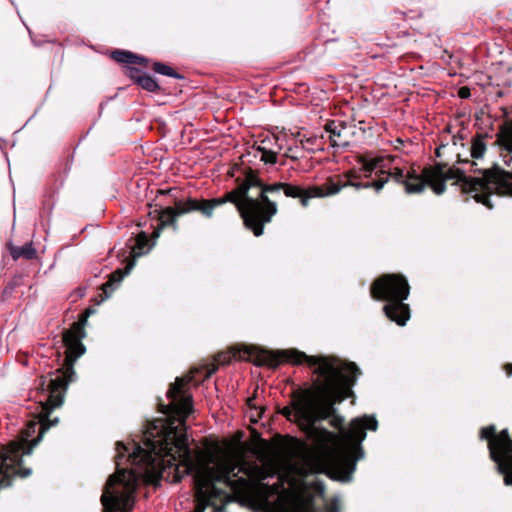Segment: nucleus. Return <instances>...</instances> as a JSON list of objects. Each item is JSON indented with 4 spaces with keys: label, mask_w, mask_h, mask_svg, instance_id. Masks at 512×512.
<instances>
[{
    "label": "nucleus",
    "mask_w": 512,
    "mask_h": 512,
    "mask_svg": "<svg viewBox=\"0 0 512 512\" xmlns=\"http://www.w3.org/2000/svg\"><path fill=\"white\" fill-rule=\"evenodd\" d=\"M359 163L361 164L360 171L365 174V177H370L371 173L379 168L378 180L360 183L355 181L356 173L349 171L344 176L345 181L329 180L322 186L303 187L283 182L263 184L257 175L249 169L245 172V177L237 188L223 197L201 201L189 198L186 201H177L174 207H166L160 213L161 226L169 224L176 217L191 211H200L204 216L211 217L215 207L231 202L236 205L245 226L252 230L255 236H260L263 233L264 224L269 223L278 211L276 202L268 198V193L274 194L282 191L286 197L299 199L301 205L307 207L310 199L335 195L347 186L357 190L374 188L376 192H379L389 180L403 185L408 194L421 193L426 185H429L435 194L440 195L446 189L445 181L455 177L451 173L445 174L446 169L439 164L426 167L421 174H418L413 168L388 167L385 157L362 156L359 158ZM159 234L160 230H157V237Z\"/></svg>",
    "instance_id": "obj_3"
},
{
    "label": "nucleus",
    "mask_w": 512,
    "mask_h": 512,
    "mask_svg": "<svg viewBox=\"0 0 512 512\" xmlns=\"http://www.w3.org/2000/svg\"><path fill=\"white\" fill-rule=\"evenodd\" d=\"M151 68L155 73H158V74H161L164 76H168V77H172L175 79H180V80L184 79V76H182L174 67H172L169 64L162 63V62H153Z\"/></svg>",
    "instance_id": "obj_13"
},
{
    "label": "nucleus",
    "mask_w": 512,
    "mask_h": 512,
    "mask_svg": "<svg viewBox=\"0 0 512 512\" xmlns=\"http://www.w3.org/2000/svg\"><path fill=\"white\" fill-rule=\"evenodd\" d=\"M111 58L121 64H138V65H145L147 62V59L144 57L138 56L130 51L125 50H115L111 53Z\"/></svg>",
    "instance_id": "obj_10"
},
{
    "label": "nucleus",
    "mask_w": 512,
    "mask_h": 512,
    "mask_svg": "<svg viewBox=\"0 0 512 512\" xmlns=\"http://www.w3.org/2000/svg\"><path fill=\"white\" fill-rule=\"evenodd\" d=\"M505 370H506L507 374L510 375L512 373V364H507L505 366Z\"/></svg>",
    "instance_id": "obj_22"
},
{
    "label": "nucleus",
    "mask_w": 512,
    "mask_h": 512,
    "mask_svg": "<svg viewBox=\"0 0 512 512\" xmlns=\"http://www.w3.org/2000/svg\"><path fill=\"white\" fill-rule=\"evenodd\" d=\"M343 419L342 418H339V417H335L332 421H331V424L335 427H339L342 423Z\"/></svg>",
    "instance_id": "obj_20"
},
{
    "label": "nucleus",
    "mask_w": 512,
    "mask_h": 512,
    "mask_svg": "<svg viewBox=\"0 0 512 512\" xmlns=\"http://www.w3.org/2000/svg\"><path fill=\"white\" fill-rule=\"evenodd\" d=\"M486 150L482 139H475L471 145V156L474 159L481 158Z\"/></svg>",
    "instance_id": "obj_15"
},
{
    "label": "nucleus",
    "mask_w": 512,
    "mask_h": 512,
    "mask_svg": "<svg viewBox=\"0 0 512 512\" xmlns=\"http://www.w3.org/2000/svg\"><path fill=\"white\" fill-rule=\"evenodd\" d=\"M343 108H345V109H347V110H351V112H353V111H354V108H350L349 103H348L347 101H346V102L344 103V105L341 107V109H343ZM353 116H354V113H352V114H351V117H353Z\"/></svg>",
    "instance_id": "obj_21"
},
{
    "label": "nucleus",
    "mask_w": 512,
    "mask_h": 512,
    "mask_svg": "<svg viewBox=\"0 0 512 512\" xmlns=\"http://www.w3.org/2000/svg\"><path fill=\"white\" fill-rule=\"evenodd\" d=\"M10 253L13 259L17 260L19 258H25V259H33L36 256V250L33 247L32 243H26L25 245L21 247H11Z\"/></svg>",
    "instance_id": "obj_11"
},
{
    "label": "nucleus",
    "mask_w": 512,
    "mask_h": 512,
    "mask_svg": "<svg viewBox=\"0 0 512 512\" xmlns=\"http://www.w3.org/2000/svg\"><path fill=\"white\" fill-rule=\"evenodd\" d=\"M215 369H216V368H213V369H211V370H208V371L206 372V374H205L204 378H208V377H210V376H211V374L215 371Z\"/></svg>",
    "instance_id": "obj_25"
},
{
    "label": "nucleus",
    "mask_w": 512,
    "mask_h": 512,
    "mask_svg": "<svg viewBox=\"0 0 512 512\" xmlns=\"http://www.w3.org/2000/svg\"><path fill=\"white\" fill-rule=\"evenodd\" d=\"M232 360L252 361L258 366L273 368L282 361L294 364L306 362L310 367H315L314 373L318 375L315 387L299 390L293 398L295 417L303 422L306 436L312 442L311 446L304 447L301 476L324 473L335 480L351 481L356 462L364 457L361 442L366 438V430L376 431L377 420L367 415L355 418L349 429H342L340 435L315 424L327 419L334 411L333 405L348 396L360 374L358 367L333 357L308 356L294 349L274 353L255 347L232 348L215 358L218 365L229 364Z\"/></svg>",
    "instance_id": "obj_2"
},
{
    "label": "nucleus",
    "mask_w": 512,
    "mask_h": 512,
    "mask_svg": "<svg viewBox=\"0 0 512 512\" xmlns=\"http://www.w3.org/2000/svg\"><path fill=\"white\" fill-rule=\"evenodd\" d=\"M261 160L265 163L275 164L277 162V155L272 151L264 150L261 156Z\"/></svg>",
    "instance_id": "obj_17"
},
{
    "label": "nucleus",
    "mask_w": 512,
    "mask_h": 512,
    "mask_svg": "<svg viewBox=\"0 0 512 512\" xmlns=\"http://www.w3.org/2000/svg\"><path fill=\"white\" fill-rule=\"evenodd\" d=\"M453 174L457 182L461 183L462 190L465 193H474L477 202L484 204L489 209L493 208L489 196L512 195V171H504L495 165L490 169L479 170L480 176H466L460 169H446L445 174Z\"/></svg>",
    "instance_id": "obj_5"
},
{
    "label": "nucleus",
    "mask_w": 512,
    "mask_h": 512,
    "mask_svg": "<svg viewBox=\"0 0 512 512\" xmlns=\"http://www.w3.org/2000/svg\"><path fill=\"white\" fill-rule=\"evenodd\" d=\"M410 292L406 278L398 274H387L378 278L371 287V295L375 299L385 300V315L398 325H405L410 317V310L403 301Z\"/></svg>",
    "instance_id": "obj_6"
},
{
    "label": "nucleus",
    "mask_w": 512,
    "mask_h": 512,
    "mask_svg": "<svg viewBox=\"0 0 512 512\" xmlns=\"http://www.w3.org/2000/svg\"><path fill=\"white\" fill-rule=\"evenodd\" d=\"M326 132L329 133V140L332 147L345 148L350 145L357 132L365 133V129L357 127L346 121L332 120L325 125Z\"/></svg>",
    "instance_id": "obj_8"
},
{
    "label": "nucleus",
    "mask_w": 512,
    "mask_h": 512,
    "mask_svg": "<svg viewBox=\"0 0 512 512\" xmlns=\"http://www.w3.org/2000/svg\"><path fill=\"white\" fill-rule=\"evenodd\" d=\"M126 74L134 82L135 85L143 88L148 92L153 93L159 90V85L156 80L150 75L140 71L139 69L128 67Z\"/></svg>",
    "instance_id": "obj_9"
},
{
    "label": "nucleus",
    "mask_w": 512,
    "mask_h": 512,
    "mask_svg": "<svg viewBox=\"0 0 512 512\" xmlns=\"http://www.w3.org/2000/svg\"><path fill=\"white\" fill-rule=\"evenodd\" d=\"M459 97H462V96H470V89L466 86L464 87H461L458 91V95Z\"/></svg>",
    "instance_id": "obj_19"
},
{
    "label": "nucleus",
    "mask_w": 512,
    "mask_h": 512,
    "mask_svg": "<svg viewBox=\"0 0 512 512\" xmlns=\"http://www.w3.org/2000/svg\"><path fill=\"white\" fill-rule=\"evenodd\" d=\"M223 510H224L223 506H219V507H215L214 508V512H223Z\"/></svg>",
    "instance_id": "obj_26"
},
{
    "label": "nucleus",
    "mask_w": 512,
    "mask_h": 512,
    "mask_svg": "<svg viewBox=\"0 0 512 512\" xmlns=\"http://www.w3.org/2000/svg\"><path fill=\"white\" fill-rule=\"evenodd\" d=\"M176 378L167 392L169 404L162 412L170 415L168 421L156 420L143 433L142 442L131 447L118 442L115 456L116 472L111 475L101 496L104 512H129L139 480L154 483L162 478L178 482L184 475L194 478L196 508L204 512L216 499L226 497L216 482L242 500H255L263 512H321L305 494L306 482L300 483L288 476H278L279 485L269 486L263 481L276 474L273 466L239 463L232 458L217 457L208 451L192 454L189 447L185 419L192 411V397L186 385L194 381V373Z\"/></svg>",
    "instance_id": "obj_1"
},
{
    "label": "nucleus",
    "mask_w": 512,
    "mask_h": 512,
    "mask_svg": "<svg viewBox=\"0 0 512 512\" xmlns=\"http://www.w3.org/2000/svg\"><path fill=\"white\" fill-rule=\"evenodd\" d=\"M498 142L502 145L507 151L512 153V123L504 127L499 135Z\"/></svg>",
    "instance_id": "obj_14"
},
{
    "label": "nucleus",
    "mask_w": 512,
    "mask_h": 512,
    "mask_svg": "<svg viewBox=\"0 0 512 512\" xmlns=\"http://www.w3.org/2000/svg\"><path fill=\"white\" fill-rule=\"evenodd\" d=\"M395 143H396V144H395V148H396V149H399V148H400V147H399V145H402V144H403V141H402L401 139H399V138H398V139H396Z\"/></svg>",
    "instance_id": "obj_23"
},
{
    "label": "nucleus",
    "mask_w": 512,
    "mask_h": 512,
    "mask_svg": "<svg viewBox=\"0 0 512 512\" xmlns=\"http://www.w3.org/2000/svg\"><path fill=\"white\" fill-rule=\"evenodd\" d=\"M147 241H148V238H147V235L145 233H141V234H139L137 236V238H136V246H137L138 251L135 252L136 255L139 256V255H141L143 253L142 250L146 246Z\"/></svg>",
    "instance_id": "obj_16"
},
{
    "label": "nucleus",
    "mask_w": 512,
    "mask_h": 512,
    "mask_svg": "<svg viewBox=\"0 0 512 512\" xmlns=\"http://www.w3.org/2000/svg\"><path fill=\"white\" fill-rule=\"evenodd\" d=\"M133 266L134 262H130L125 268L124 272H122L121 270H116L115 272H113L110 276V280L103 286L104 293L107 294L108 289L112 291L114 289V286L118 285L123 280L124 276L129 274Z\"/></svg>",
    "instance_id": "obj_12"
},
{
    "label": "nucleus",
    "mask_w": 512,
    "mask_h": 512,
    "mask_svg": "<svg viewBox=\"0 0 512 512\" xmlns=\"http://www.w3.org/2000/svg\"><path fill=\"white\" fill-rule=\"evenodd\" d=\"M84 337L83 326L74 323L63 334L66 347L65 364L58 374L41 376L37 385L40 394L41 411L38 421H30L21 432L19 439L11 441L0 451V487H7L15 476L27 477L31 469L23 465L22 457L30 455L32 449L42 439L46 430L58 423V418L50 419L51 412L62 405L66 389L75 378L74 362L85 353L81 340Z\"/></svg>",
    "instance_id": "obj_4"
},
{
    "label": "nucleus",
    "mask_w": 512,
    "mask_h": 512,
    "mask_svg": "<svg viewBox=\"0 0 512 512\" xmlns=\"http://www.w3.org/2000/svg\"><path fill=\"white\" fill-rule=\"evenodd\" d=\"M497 96H498V97L503 96L502 92H501V91L497 92Z\"/></svg>",
    "instance_id": "obj_27"
},
{
    "label": "nucleus",
    "mask_w": 512,
    "mask_h": 512,
    "mask_svg": "<svg viewBox=\"0 0 512 512\" xmlns=\"http://www.w3.org/2000/svg\"><path fill=\"white\" fill-rule=\"evenodd\" d=\"M495 426L484 427L480 438L488 440L490 458L496 463L497 471L503 475L506 486H512V438L508 429L495 433Z\"/></svg>",
    "instance_id": "obj_7"
},
{
    "label": "nucleus",
    "mask_w": 512,
    "mask_h": 512,
    "mask_svg": "<svg viewBox=\"0 0 512 512\" xmlns=\"http://www.w3.org/2000/svg\"><path fill=\"white\" fill-rule=\"evenodd\" d=\"M325 512H339V503L333 500L325 505Z\"/></svg>",
    "instance_id": "obj_18"
},
{
    "label": "nucleus",
    "mask_w": 512,
    "mask_h": 512,
    "mask_svg": "<svg viewBox=\"0 0 512 512\" xmlns=\"http://www.w3.org/2000/svg\"><path fill=\"white\" fill-rule=\"evenodd\" d=\"M283 414L286 415L288 418H290L291 416V411L289 408H285L284 411H283Z\"/></svg>",
    "instance_id": "obj_24"
}]
</instances>
